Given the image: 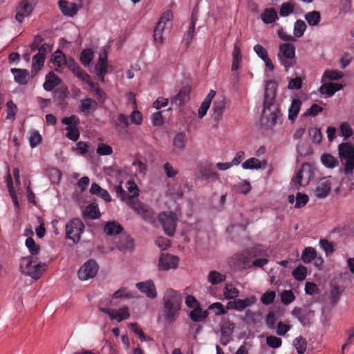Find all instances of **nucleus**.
<instances>
[{
    "label": "nucleus",
    "instance_id": "f257e3e1",
    "mask_svg": "<svg viewBox=\"0 0 354 354\" xmlns=\"http://www.w3.org/2000/svg\"><path fill=\"white\" fill-rule=\"evenodd\" d=\"M270 84L272 82H268L266 86L263 115L270 123V126H274L277 123H281L282 115L279 109L274 104L275 93L274 89L269 87Z\"/></svg>",
    "mask_w": 354,
    "mask_h": 354
},
{
    "label": "nucleus",
    "instance_id": "f03ea898",
    "mask_svg": "<svg viewBox=\"0 0 354 354\" xmlns=\"http://www.w3.org/2000/svg\"><path fill=\"white\" fill-rule=\"evenodd\" d=\"M46 268L47 265L44 263L39 262L35 257L29 256L21 259L20 269L21 272L35 279H38Z\"/></svg>",
    "mask_w": 354,
    "mask_h": 354
},
{
    "label": "nucleus",
    "instance_id": "7ed1b4c3",
    "mask_svg": "<svg viewBox=\"0 0 354 354\" xmlns=\"http://www.w3.org/2000/svg\"><path fill=\"white\" fill-rule=\"evenodd\" d=\"M337 149L340 160H345L344 167L341 171L346 175L352 174L354 170V145L344 142L339 144Z\"/></svg>",
    "mask_w": 354,
    "mask_h": 354
},
{
    "label": "nucleus",
    "instance_id": "20e7f679",
    "mask_svg": "<svg viewBox=\"0 0 354 354\" xmlns=\"http://www.w3.org/2000/svg\"><path fill=\"white\" fill-rule=\"evenodd\" d=\"M278 59L280 64L288 71L290 67H293L297 62L295 58V48L292 44L285 43L279 46Z\"/></svg>",
    "mask_w": 354,
    "mask_h": 354
},
{
    "label": "nucleus",
    "instance_id": "39448f33",
    "mask_svg": "<svg viewBox=\"0 0 354 354\" xmlns=\"http://www.w3.org/2000/svg\"><path fill=\"white\" fill-rule=\"evenodd\" d=\"M178 218L172 212H162L158 215V221L162 226L166 234L172 236L174 234Z\"/></svg>",
    "mask_w": 354,
    "mask_h": 354
},
{
    "label": "nucleus",
    "instance_id": "423d86ee",
    "mask_svg": "<svg viewBox=\"0 0 354 354\" xmlns=\"http://www.w3.org/2000/svg\"><path fill=\"white\" fill-rule=\"evenodd\" d=\"M173 14L170 10L165 12L156 24L153 30V39L156 43L162 44L164 42L163 33L167 24L172 19Z\"/></svg>",
    "mask_w": 354,
    "mask_h": 354
},
{
    "label": "nucleus",
    "instance_id": "0eeeda50",
    "mask_svg": "<svg viewBox=\"0 0 354 354\" xmlns=\"http://www.w3.org/2000/svg\"><path fill=\"white\" fill-rule=\"evenodd\" d=\"M84 230V225L82 221L77 218H73L66 225V238L77 243Z\"/></svg>",
    "mask_w": 354,
    "mask_h": 354
},
{
    "label": "nucleus",
    "instance_id": "6e6552de",
    "mask_svg": "<svg viewBox=\"0 0 354 354\" xmlns=\"http://www.w3.org/2000/svg\"><path fill=\"white\" fill-rule=\"evenodd\" d=\"M37 1L38 0H21L16 8V20L22 23L25 17L31 15Z\"/></svg>",
    "mask_w": 354,
    "mask_h": 354
},
{
    "label": "nucleus",
    "instance_id": "1a4fd4ad",
    "mask_svg": "<svg viewBox=\"0 0 354 354\" xmlns=\"http://www.w3.org/2000/svg\"><path fill=\"white\" fill-rule=\"evenodd\" d=\"M99 267L95 260L89 259L84 263L78 271V277L82 281L93 278L97 273Z\"/></svg>",
    "mask_w": 354,
    "mask_h": 354
},
{
    "label": "nucleus",
    "instance_id": "9d476101",
    "mask_svg": "<svg viewBox=\"0 0 354 354\" xmlns=\"http://www.w3.org/2000/svg\"><path fill=\"white\" fill-rule=\"evenodd\" d=\"M292 315L304 326H308L313 318L315 313L308 306L295 307Z\"/></svg>",
    "mask_w": 354,
    "mask_h": 354
},
{
    "label": "nucleus",
    "instance_id": "9b49d317",
    "mask_svg": "<svg viewBox=\"0 0 354 354\" xmlns=\"http://www.w3.org/2000/svg\"><path fill=\"white\" fill-rule=\"evenodd\" d=\"M257 299L255 296L248 297L243 299L236 298L232 301H228L226 305V308L241 312L254 305Z\"/></svg>",
    "mask_w": 354,
    "mask_h": 354
},
{
    "label": "nucleus",
    "instance_id": "f8f14e48",
    "mask_svg": "<svg viewBox=\"0 0 354 354\" xmlns=\"http://www.w3.org/2000/svg\"><path fill=\"white\" fill-rule=\"evenodd\" d=\"M181 294L171 288L167 289L163 296V305L181 307Z\"/></svg>",
    "mask_w": 354,
    "mask_h": 354
},
{
    "label": "nucleus",
    "instance_id": "ddd939ff",
    "mask_svg": "<svg viewBox=\"0 0 354 354\" xmlns=\"http://www.w3.org/2000/svg\"><path fill=\"white\" fill-rule=\"evenodd\" d=\"M179 259L177 257L169 254H161L159 258V268L162 270H169L177 268Z\"/></svg>",
    "mask_w": 354,
    "mask_h": 354
},
{
    "label": "nucleus",
    "instance_id": "4468645a",
    "mask_svg": "<svg viewBox=\"0 0 354 354\" xmlns=\"http://www.w3.org/2000/svg\"><path fill=\"white\" fill-rule=\"evenodd\" d=\"M136 287L150 299H155L157 297L156 288L151 280L137 283Z\"/></svg>",
    "mask_w": 354,
    "mask_h": 354
},
{
    "label": "nucleus",
    "instance_id": "2eb2a0df",
    "mask_svg": "<svg viewBox=\"0 0 354 354\" xmlns=\"http://www.w3.org/2000/svg\"><path fill=\"white\" fill-rule=\"evenodd\" d=\"M191 89L189 86H183L178 92V93L174 96L171 100V104L176 107H180L184 105L189 100V94Z\"/></svg>",
    "mask_w": 354,
    "mask_h": 354
},
{
    "label": "nucleus",
    "instance_id": "dca6fc26",
    "mask_svg": "<svg viewBox=\"0 0 354 354\" xmlns=\"http://www.w3.org/2000/svg\"><path fill=\"white\" fill-rule=\"evenodd\" d=\"M67 59L62 50H57L55 52L50 58L52 64L51 68L57 72H60L62 69L66 65Z\"/></svg>",
    "mask_w": 354,
    "mask_h": 354
},
{
    "label": "nucleus",
    "instance_id": "f3484780",
    "mask_svg": "<svg viewBox=\"0 0 354 354\" xmlns=\"http://www.w3.org/2000/svg\"><path fill=\"white\" fill-rule=\"evenodd\" d=\"M107 55L105 51L100 54L99 59L95 66L96 74L102 82L104 81V76L107 73Z\"/></svg>",
    "mask_w": 354,
    "mask_h": 354
},
{
    "label": "nucleus",
    "instance_id": "a211bd4d",
    "mask_svg": "<svg viewBox=\"0 0 354 354\" xmlns=\"http://www.w3.org/2000/svg\"><path fill=\"white\" fill-rule=\"evenodd\" d=\"M131 207L139 215L142 216L145 220H150L152 218L151 211L147 209L145 206L139 202L138 200L131 199L129 201Z\"/></svg>",
    "mask_w": 354,
    "mask_h": 354
},
{
    "label": "nucleus",
    "instance_id": "6ab92c4d",
    "mask_svg": "<svg viewBox=\"0 0 354 354\" xmlns=\"http://www.w3.org/2000/svg\"><path fill=\"white\" fill-rule=\"evenodd\" d=\"M97 109V103L95 100L90 97L81 100L79 109L80 112L84 113L85 115L90 114Z\"/></svg>",
    "mask_w": 354,
    "mask_h": 354
},
{
    "label": "nucleus",
    "instance_id": "aec40b11",
    "mask_svg": "<svg viewBox=\"0 0 354 354\" xmlns=\"http://www.w3.org/2000/svg\"><path fill=\"white\" fill-rule=\"evenodd\" d=\"M11 73L14 75L15 81L20 85H26L28 82L30 73L27 69L11 68Z\"/></svg>",
    "mask_w": 354,
    "mask_h": 354
},
{
    "label": "nucleus",
    "instance_id": "412c9836",
    "mask_svg": "<svg viewBox=\"0 0 354 354\" xmlns=\"http://www.w3.org/2000/svg\"><path fill=\"white\" fill-rule=\"evenodd\" d=\"M180 310V306H171L163 305V315L165 319L169 323H174Z\"/></svg>",
    "mask_w": 354,
    "mask_h": 354
},
{
    "label": "nucleus",
    "instance_id": "4be33fe9",
    "mask_svg": "<svg viewBox=\"0 0 354 354\" xmlns=\"http://www.w3.org/2000/svg\"><path fill=\"white\" fill-rule=\"evenodd\" d=\"M58 5L61 12L65 16L72 17L77 13L75 4L71 1L59 0Z\"/></svg>",
    "mask_w": 354,
    "mask_h": 354
},
{
    "label": "nucleus",
    "instance_id": "5701e85b",
    "mask_svg": "<svg viewBox=\"0 0 354 354\" xmlns=\"http://www.w3.org/2000/svg\"><path fill=\"white\" fill-rule=\"evenodd\" d=\"M344 289L339 285L334 283H330V290L329 293L330 304L335 306L339 300V297Z\"/></svg>",
    "mask_w": 354,
    "mask_h": 354
},
{
    "label": "nucleus",
    "instance_id": "b1692460",
    "mask_svg": "<svg viewBox=\"0 0 354 354\" xmlns=\"http://www.w3.org/2000/svg\"><path fill=\"white\" fill-rule=\"evenodd\" d=\"M330 191V183L325 178L319 180L315 189V195L318 198L326 197Z\"/></svg>",
    "mask_w": 354,
    "mask_h": 354
},
{
    "label": "nucleus",
    "instance_id": "393cba45",
    "mask_svg": "<svg viewBox=\"0 0 354 354\" xmlns=\"http://www.w3.org/2000/svg\"><path fill=\"white\" fill-rule=\"evenodd\" d=\"M342 88L341 84L336 83H325L323 84L319 88V91L322 95H327L330 97L333 95L337 91H340Z\"/></svg>",
    "mask_w": 354,
    "mask_h": 354
},
{
    "label": "nucleus",
    "instance_id": "a878e982",
    "mask_svg": "<svg viewBox=\"0 0 354 354\" xmlns=\"http://www.w3.org/2000/svg\"><path fill=\"white\" fill-rule=\"evenodd\" d=\"M225 109V100L224 97L216 99L213 104L214 120L219 121Z\"/></svg>",
    "mask_w": 354,
    "mask_h": 354
},
{
    "label": "nucleus",
    "instance_id": "bb28decb",
    "mask_svg": "<svg viewBox=\"0 0 354 354\" xmlns=\"http://www.w3.org/2000/svg\"><path fill=\"white\" fill-rule=\"evenodd\" d=\"M60 79L53 72H50L46 76V81L43 85L44 88L47 91H51L56 86L59 84Z\"/></svg>",
    "mask_w": 354,
    "mask_h": 354
},
{
    "label": "nucleus",
    "instance_id": "cd10ccee",
    "mask_svg": "<svg viewBox=\"0 0 354 354\" xmlns=\"http://www.w3.org/2000/svg\"><path fill=\"white\" fill-rule=\"evenodd\" d=\"M118 248L124 252H131L134 248L133 239L129 235L123 236L118 243Z\"/></svg>",
    "mask_w": 354,
    "mask_h": 354
},
{
    "label": "nucleus",
    "instance_id": "c85d7f7f",
    "mask_svg": "<svg viewBox=\"0 0 354 354\" xmlns=\"http://www.w3.org/2000/svg\"><path fill=\"white\" fill-rule=\"evenodd\" d=\"M130 316L129 308L127 306H123L119 310L113 309V313L111 315V319H116L118 322L123 321L129 318Z\"/></svg>",
    "mask_w": 354,
    "mask_h": 354
},
{
    "label": "nucleus",
    "instance_id": "c756f323",
    "mask_svg": "<svg viewBox=\"0 0 354 354\" xmlns=\"http://www.w3.org/2000/svg\"><path fill=\"white\" fill-rule=\"evenodd\" d=\"M301 102L299 99H294L292 101L290 107L288 109V119L295 122L300 111Z\"/></svg>",
    "mask_w": 354,
    "mask_h": 354
},
{
    "label": "nucleus",
    "instance_id": "7c9ffc66",
    "mask_svg": "<svg viewBox=\"0 0 354 354\" xmlns=\"http://www.w3.org/2000/svg\"><path fill=\"white\" fill-rule=\"evenodd\" d=\"M123 227L122 225L115 221L108 222L104 227V232L110 236L118 234L121 233Z\"/></svg>",
    "mask_w": 354,
    "mask_h": 354
},
{
    "label": "nucleus",
    "instance_id": "2f4dec72",
    "mask_svg": "<svg viewBox=\"0 0 354 354\" xmlns=\"http://www.w3.org/2000/svg\"><path fill=\"white\" fill-rule=\"evenodd\" d=\"M90 192L92 194H95V195H97L98 196H100L106 202H109L111 200V196H110L109 192L106 189H102L97 183H93L91 185Z\"/></svg>",
    "mask_w": 354,
    "mask_h": 354
},
{
    "label": "nucleus",
    "instance_id": "473e14b6",
    "mask_svg": "<svg viewBox=\"0 0 354 354\" xmlns=\"http://www.w3.org/2000/svg\"><path fill=\"white\" fill-rule=\"evenodd\" d=\"M187 138L185 132L176 133L173 140V145L175 148L182 151L185 148Z\"/></svg>",
    "mask_w": 354,
    "mask_h": 354
},
{
    "label": "nucleus",
    "instance_id": "72a5a7b5",
    "mask_svg": "<svg viewBox=\"0 0 354 354\" xmlns=\"http://www.w3.org/2000/svg\"><path fill=\"white\" fill-rule=\"evenodd\" d=\"M100 216L97 205L93 203L88 205L83 212V216L86 218L96 219Z\"/></svg>",
    "mask_w": 354,
    "mask_h": 354
},
{
    "label": "nucleus",
    "instance_id": "f704fd0d",
    "mask_svg": "<svg viewBox=\"0 0 354 354\" xmlns=\"http://www.w3.org/2000/svg\"><path fill=\"white\" fill-rule=\"evenodd\" d=\"M226 279V275L220 273L218 271H210L207 275V281L212 285H217Z\"/></svg>",
    "mask_w": 354,
    "mask_h": 354
},
{
    "label": "nucleus",
    "instance_id": "c9c22d12",
    "mask_svg": "<svg viewBox=\"0 0 354 354\" xmlns=\"http://www.w3.org/2000/svg\"><path fill=\"white\" fill-rule=\"evenodd\" d=\"M277 19V13L273 8H266L261 14V19L266 24H271Z\"/></svg>",
    "mask_w": 354,
    "mask_h": 354
},
{
    "label": "nucleus",
    "instance_id": "e433bc0d",
    "mask_svg": "<svg viewBox=\"0 0 354 354\" xmlns=\"http://www.w3.org/2000/svg\"><path fill=\"white\" fill-rule=\"evenodd\" d=\"M321 161L326 167L330 169L335 168L339 165L337 158L329 153H324L321 156Z\"/></svg>",
    "mask_w": 354,
    "mask_h": 354
},
{
    "label": "nucleus",
    "instance_id": "4c0bfd02",
    "mask_svg": "<svg viewBox=\"0 0 354 354\" xmlns=\"http://www.w3.org/2000/svg\"><path fill=\"white\" fill-rule=\"evenodd\" d=\"M208 313L203 310L200 307H196L189 314L190 318L195 322H199L206 319Z\"/></svg>",
    "mask_w": 354,
    "mask_h": 354
},
{
    "label": "nucleus",
    "instance_id": "58836bf2",
    "mask_svg": "<svg viewBox=\"0 0 354 354\" xmlns=\"http://www.w3.org/2000/svg\"><path fill=\"white\" fill-rule=\"evenodd\" d=\"M223 295L226 299H235L239 296V290L232 284L226 283L223 290Z\"/></svg>",
    "mask_w": 354,
    "mask_h": 354
},
{
    "label": "nucleus",
    "instance_id": "ea45409f",
    "mask_svg": "<svg viewBox=\"0 0 354 354\" xmlns=\"http://www.w3.org/2000/svg\"><path fill=\"white\" fill-rule=\"evenodd\" d=\"M45 57L42 56L41 54L37 53L32 57V73H37L43 67L44 64Z\"/></svg>",
    "mask_w": 354,
    "mask_h": 354
},
{
    "label": "nucleus",
    "instance_id": "a19ab883",
    "mask_svg": "<svg viewBox=\"0 0 354 354\" xmlns=\"http://www.w3.org/2000/svg\"><path fill=\"white\" fill-rule=\"evenodd\" d=\"M317 257V252L312 247L305 248L301 254V260L305 263H310Z\"/></svg>",
    "mask_w": 354,
    "mask_h": 354
},
{
    "label": "nucleus",
    "instance_id": "79ce46f5",
    "mask_svg": "<svg viewBox=\"0 0 354 354\" xmlns=\"http://www.w3.org/2000/svg\"><path fill=\"white\" fill-rule=\"evenodd\" d=\"M90 86L92 89L93 95L97 99L99 102L104 103L107 97L106 93L99 86H96L93 82L90 83Z\"/></svg>",
    "mask_w": 354,
    "mask_h": 354
},
{
    "label": "nucleus",
    "instance_id": "37998d69",
    "mask_svg": "<svg viewBox=\"0 0 354 354\" xmlns=\"http://www.w3.org/2000/svg\"><path fill=\"white\" fill-rule=\"evenodd\" d=\"M305 19L310 26H314L320 22L321 15L318 11H312L306 14Z\"/></svg>",
    "mask_w": 354,
    "mask_h": 354
},
{
    "label": "nucleus",
    "instance_id": "c03bdc74",
    "mask_svg": "<svg viewBox=\"0 0 354 354\" xmlns=\"http://www.w3.org/2000/svg\"><path fill=\"white\" fill-rule=\"evenodd\" d=\"M343 75V73L337 70H326L323 74L322 81L326 79L330 80H338L341 79Z\"/></svg>",
    "mask_w": 354,
    "mask_h": 354
},
{
    "label": "nucleus",
    "instance_id": "a18cd8bd",
    "mask_svg": "<svg viewBox=\"0 0 354 354\" xmlns=\"http://www.w3.org/2000/svg\"><path fill=\"white\" fill-rule=\"evenodd\" d=\"M242 167L245 169H259L261 167V162L258 158H250L242 164Z\"/></svg>",
    "mask_w": 354,
    "mask_h": 354
},
{
    "label": "nucleus",
    "instance_id": "49530a36",
    "mask_svg": "<svg viewBox=\"0 0 354 354\" xmlns=\"http://www.w3.org/2000/svg\"><path fill=\"white\" fill-rule=\"evenodd\" d=\"M235 325L233 322L227 320L222 323L221 333L225 336H232L234 330Z\"/></svg>",
    "mask_w": 354,
    "mask_h": 354
},
{
    "label": "nucleus",
    "instance_id": "de8ad7c7",
    "mask_svg": "<svg viewBox=\"0 0 354 354\" xmlns=\"http://www.w3.org/2000/svg\"><path fill=\"white\" fill-rule=\"evenodd\" d=\"M93 57V52L90 48L84 49L82 51L80 55V61L85 66H88Z\"/></svg>",
    "mask_w": 354,
    "mask_h": 354
},
{
    "label": "nucleus",
    "instance_id": "09e8293b",
    "mask_svg": "<svg viewBox=\"0 0 354 354\" xmlns=\"http://www.w3.org/2000/svg\"><path fill=\"white\" fill-rule=\"evenodd\" d=\"M292 276L297 281H303L307 274V268L304 266H299L292 272Z\"/></svg>",
    "mask_w": 354,
    "mask_h": 354
},
{
    "label": "nucleus",
    "instance_id": "8fccbe9b",
    "mask_svg": "<svg viewBox=\"0 0 354 354\" xmlns=\"http://www.w3.org/2000/svg\"><path fill=\"white\" fill-rule=\"evenodd\" d=\"M306 29V24L301 19H298L295 23L294 26V35L296 37H301L303 36Z\"/></svg>",
    "mask_w": 354,
    "mask_h": 354
},
{
    "label": "nucleus",
    "instance_id": "3c124183",
    "mask_svg": "<svg viewBox=\"0 0 354 354\" xmlns=\"http://www.w3.org/2000/svg\"><path fill=\"white\" fill-rule=\"evenodd\" d=\"M196 21V18L192 15L189 30L185 35V41L187 46L189 45L194 37Z\"/></svg>",
    "mask_w": 354,
    "mask_h": 354
},
{
    "label": "nucleus",
    "instance_id": "603ef678",
    "mask_svg": "<svg viewBox=\"0 0 354 354\" xmlns=\"http://www.w3.org/2000/svg\"><path fill=\"white\" fill-rule=\"evenodd\" d=\"M66 136L73 140L77 141L80 138V131L77 127L68 126L66 127Z\"/></svg>",
    "mask_w": 354,
    "mask_h": 354
},
{
    "label": "nucleus",
    "instance_id": "864d4df0",
    "mask_svg": "<svg viewBox=\"0 0 354 354\" xmlns=\"http://www.w3.org/2000/svg\"><path fill=\"white\" fill-rule=\"evenodd\" d=\"M26 245L28 248L30 253L32 257L39 254L40 247L37 245L32 237H28L26 240Z\"/></svg>",
    "mask_w": 354,
    "mask_h": 354
},
{
    "label": "nucleus",
    "instance_id": "5fc2aeb1",
    "mask_svg": "<svg viewBox=\"0 0 354 354\" xmlns=\"http://www.w3.org/2000/svg\"><path fill=\"white\" fill-rule=\"evenodd\" d=\"M309 135L314 143L319 144L322 140V134L320 128H310Z\"/></svg>",
    "mask_w": 354,
    "mask_h": 354
},
{
    "label": "nucleus",
    "instance_id": "6e6d98bb",
    "mask_svg": "<svg viewBox=\"0 0 354 354\" xmlns=\"http://www.w3.org/2000/svg\"><path fill=\"white\" fill-rule=\"evenodd\" d=\"M294 345L299 354H303L306 350V341L302 337H297L294 341Z\"/></svg>",
    "mask_w": 354,
    "mask_h": 354
},
{
    "label": "nucleus",
    "instance_id": "4d7b16f0",
    "mask_svg": "<svg viewBox=\"0 0 354 354\" xmlns=\"http://www.w3.org/2000/svg\"><path fill=\"white\" fill-rule=\"evenodd\" d=\"M295 299L292 290H283L281 294V300L284 305H288Z\"/></svg>",
    "mask_w": 354,
    "mask_h": 354
},
{
    "label": "nucleus",
    "instance_id": "13d9d810",
    "mask_svg": "<svg viewBox=\"0 0 354 354\" xmlns=\"http://www.w3.org/2000/svg\"><path fill=\"white\" fill-rule=\"evenodd\" d=\"M276 297V292L274 290H268L266 292L261 298V301L264 305H270L273 303Z\"/></svg>",
    "mask_w": 354,
    "mask_h": 354
},
{
    "label": "nucleus",
    "instance_id": "bf43d9fd",
    "mask_svg": "<svg viewBox=\"0 0 354 354\" xmlns=\"http://www.w3.org/2000/svg\"><path fill=\"white\" fill-rule=\"evenodd\" d=\"M342 136H344V140L348 139L353 135V129L348 122H343L339 127Z\"/></svg>",
    "mask_w": 354,
    "mask_h": 354
},
{
    "label": "nucleus",
    "instance_id": "052dcab7",
    "mask_svg": "<svg viewBox=\"0 0 354 354\" xmlns=\"http://www.w3.org/2000/svg\"><path fill=\"white\" fill-rule=\"evenodd\" d=\"M294 11V6L290 2L283 3L280 8L279 15L287 17Z\"/></svg>",
    "mask_w": 354,
    "mask_h": 354
},
{
    "label": "nucleus",
    "instance_id": "680f3d73",
    "mask_svg": "<svg viewBox=\"0 0 354 354\" xmlns=\"http://www.w3.org/2000/svg\"><path fill=\"white\" fill-rule=\"evenodd\" d=\"M308 195L297 192L296 194V203L295 207L296 208L304 207L308 203Z\"/></svg>",
    "mask_w": 354,
    "mask_h": 354
},
{
    "label": "nucleus",
    "instance_id": "e2e57ef3",
    "mask_svg": "<svg viewBox=\"0 0 354 354\" xmlns=\"http://www.w3.org/2000/svg\"><path fill=\"white\" fill-rule=\"evenodd\" d=\"M129 125V119L127 115L120 113L115 121V126L120 128H127Z\"/></svg>",
    "mask_w": 354,
    "mask_h": 354
},
{
    "label": "nucleus",
    "instance_id": "0e129e2a",
    "mask_svg": "<svg viewBox=\"0 0 354 354\" xmlns=\"http://www.w3.org/2000/svg\"><path fill=\"white\" fill-rule=\"evenodd\" d=\"M323 111V108L317 104H313L310 108H308L304 114V117L307 116H316L319 113Z\"/></svg>",
    "mask_w": 354,
    "mask_h": 354
},
{
    "label": "nucleus",
    "instance_id": "69168bd1",
    "mask_svg": "<svg viewBox=\"0 0 354 354\" xmlns=\"http://www.w3.org/2000/svg\"><path fill=\"white\" fill-rule=\"evenodd\" d=\"M267 344L273 348H277L281 346L282 340L281 338L274 335H270L266 338Z\"/></svg>",
    "mask_w": 354,
    "mask_h": 354
},
{
    "label": "nucleus",
    "instance_id": "338daca9",
    "mask_svg": "<svg viewBox=\"0 0 354 354\" xmlns=\"http://www.w3.org/2000/svg\"><path fill=\"white\" fill-rule=\"evenodd\" d=\"M97 153L100 156H108L113 153V149L111 146L101 143L97 147Z\"/></svg>",
    "mask_w": 354,
    "mask_h": 354
},
{
    "label": "nucleus",
    "instance_id": "774afa93",
    "mask_svg": "<svg viewBox=\"0 0 354 354\" xmlns=\"http://www.w3.org/2000/svg\"><path fill=\"white\" fill-rule=\"evenodd\" d=\"M42 140L41 136L39 131H33L30 137V145L32 148L36 147Z\"/></svg>",
    "mask_w": 354,
    "mask_h": 354
}]
</instances>
